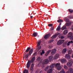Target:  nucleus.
I'll use <instances>...</instances> for the list:
<instances>
[{
  "mask_svg": "<svg viewBox=\"0 0 73 73\" xmlns=\"http://www.w3.org/2000/svg\"><path fill=\"white\" fill-rule=\"evenodd\" d=\"M28 73V70H25L23 71V73Z\"/></svg>",
  "mask_w": 73,
  "mask_h": 73,
  "instance_id": "obj_23",
  "label": "nucleus"
},
{
  "mask_svg": "<svg viewBox=\"0 0 73 73\" xmlns=\"http://www.w3.org/2000/svg\"><path fill=\"white\" fill-rule=\"evenodd\" d=\"M59 25H60H60H61V23H60V24H59Z\"/></svg>",
  "mask_w": 73,
  "mask_h": 73,
  "instance_id": "obj_48",
  "label": "nucleus"
},
{
  "mask_svg": "<svg viewBox=\"0 0 73 73\" xmlns=\"http://www.w3.org/2000/svg\"><path fill=\"white\" fill-rule=\"evenodd\" d=\"M72 58H73V54L72 55Z\"/></svg>",
  "mask_w": 73,
  "mask_h": 73,
  "instance_id": "obj_46",
  "label": "nucleus"
},
{
  "mask_svg": "<svg viewBox=\"0 0 73 73\" xmlns=\"http://www.w3.org/2000/svg\"><path fill=\"white\" fill-rule=\"evenodd\" d=\"M66 65L68 67H70L72 66V63L71 62H68L67 64Z\"/></svg>",
  "mask_w": 73,
  "mask_h": 73,
  "instance_id": "obj_7",
  "label": "nucleus"
},
{
  "mask_svg": "<svg viewBox=\"0 0 73 73\" xmlns=\"http://www.w3.org/2000/svg\"><path fill=\"white\" fill-rule=\"evenodd\" d=\"M48 62L49 60H48V59H46L43 61L42 62L41 61H40L38 64V66H41L42 68H43V67H44V64H48Z\"/></svg>",
  "mask_w": 73,
  "mask_h": 73,
  "instance_id": "obj_2",
  "label": "nucleus"
},
{
  "mask_svg": "<svg viewBox=\"0 0 73 73\" xmlns=\"http://www.w3.org/2000/svg\"><path fill=\"white\" fill-rule=\"evenodd\" d=\"M69 70L70 71V73H73V69H72V68H70Z\"/></svg>",
  "mask_w": 73,
  "mask_h": 73,
  "instance_id": "obj_19",
  "label": "nucleus"
},
{
  "mask_svg": "<svg viewBox=\"0 0 73 73\" xmlns=\"http://www.w3.org/2000/svg\"><path fill=\"white\" fill-rule=\"evenodd\" d=\"M57 35L56 34L54 35L51 37L52 38V39L55 38H56V37H57Z\"/></svg>",
  "mask_w": 73,
  "mask_h": 73,
  "instance_id": "obj_18",
  "label": "nucleus"
},
{
  "mask_svg": "<svg viewBox=\"0 0 73 73\" xmlns=\"http://www.w3.org/2000/svg\"><path fill=\"white\" fill-rule=\"evenodd\" d=\"M35 57H34L32 58V59L31 61L29 60L28 61L27 64V68L30 67V65H31V62H33L35 61Z\"/></svg>",
  "mask_w": 73,
  "mask_h": 73,
  "instance_id": "obj_3",
  "label": "nucleus"
},
{
  "mask_svg": "<svg viewBox=\"0 0 73 73\" xmlns=\"http://www.w3.org/2000/svg\"><path fill=\"white\" fill-rule=\"evenodd\" d=\"M50 66H47L44 69V70H45V71H46V70H49V69H50Z\"/></svg>",
  "mask_w": 73,
  "mask_h": 73,
  "instance_id": "obj_13",
  "label": "nucleus"
},
{
  "mask_svg": "<svg viewBox=\"0 0 73 73\" xmlns=\"http://www.w3.org/2000/svg\"><path fill=\"white\" fill-rule=\"evenodd\" d=\"M36 52H35L34 53V56H35V55H36Z\"/></svg>",
  "mask_w": 73,
  "mask_h": 73,
  "instance_id": "obj_43",
  "label": "nucleus"
},
{
  "mask_svg": "<svg viewBox=\"0 0 73 73\" xmlns=\"http://www.w3.org/2000/svg\"><path fill=\"white\" fill-rule=\"evenodd\" d=\"M28 56H29V54H26V55L25 57V58H28Z\"/></svg>",
  "mask_w": 73,
  "mask_h": 73,
  "instance_id": "obj_31",
  "label": "nucleus"
},
{
  "mask_svg": "<svg viewBox=\"0 0 73 73\" xmlns=\"http://www.w3.org/2000/svg\"><path fill=\"white\" fill-rule=\"evenodd\" d=\"M60 26L59 25L58 26V27L56 29L57 31H60Z\"/></svg>",
  "mask_w": 73,
  "mask_h": 73,
  "instance_id": "obj_22",
  "label": "nucleus"
},
{
  "mask_svg": "<svg viewBox=\"0 0 73 73\" xmlns=\"http://www.w3.org/2000/svg\"><path fill=\"white\" fill-rule=\"evenodd\" d=\"M30 50V48H28L27 50H26V52H28V51L29 50Z\"/></svg>",
  "mask_w": 73,
  "mask_h": 73,
  "instance_id": "obj_30",
  "label": "nucleus"
},
{
  "mask_svg": "<svg viewBox=\"0 0 73 73\" xmlns=\"http://www.w3.org/2000/svg\"><path fill=\"white\" fill-rule=\"evenodd\" d=\"M33 52V50L31 49L30 50V51L29 52V54L31 55L32 53Z\"/></svg>",
  "mask_w": 73,
  "mask_h": 73,
  "instance_id": "obj_20",
  "label": "nucleus"
},
{
  "mask_svg": "<svg viewBox=\"0 0 73 73\" xmlns=\"http://www.w3.org/2000/svg\"><path fill=\"white\" fill-rule=\"evenodd\" d=\"M38 44H37V46H40V44H41V42L39 41L38 42Z\"/></svg>",
  "mask_w": 73,
  "mask_h": 73,
  "instance_id": "obj_28",
  "label": "nucleus"
},
{
  "mask_svg": "<svg viewBox=\"0 0 73 73\" xmlns=\"http://www.w3.org/2000/svg\"><path fill=\"white\" fill-rule=\"evenodd\" d=\"M33 66H34V64H31V67L32 68H33Z\"/></svg>",
  "mask_w": 73,
  "mask_h": 73,
  "instance_id": "obj_35",
  "label": "nucleus"
},
{
  "mask_svg": "<svg viewBox=\"0 0 73 73\" xmlns=\"http://www.w3.org/2000/svg\"><path fill=\"white\" fill-rule=\"evenodd\" d=\"M56 49H53L51 52V54H54L55 53H56Z\"/></svg>",
  "mask_w": 73,
  "mask_h": 73,
  "instance_id": "obj_11",
  "label": "nucleus"
},
{
  "mask_svg": "<svg viewBox=\"0 0 73 73\" xmlns=\"http://www.w3.org/2000/svg\"><path fill=\"white\" fill-rule=\"evenodd\" d=\"M55 66L56 68H57L58 70H61L62 69L61 67L60 66V63H56V64H52L50 66V68L48 70L47 73H52L53 69L50 68H53Z\"/></svg>",
  "mask_w": 73,
  "mask_h": 73,
  "instance_id": "obj_1",
  "label": "nucleus"
},
{
  "mask_svg": "<svg viewBox=\"0 0 73 73\" xmlns=\"http://www.w3.org/2000/svg\"><path fill=\"white\" fill-rule=\"evenodd\" d=\"M66 25H68V24L67 23H66Z\"/></svg>",
  "mask_w": 73,
  "mask_h": 73,
  "instance_id": "obj_49",
  "label": "nucleus"
},
{
  "mask_svg": "<svg viewBox=\"0 0 73 73\" xmlns=\"http://www.w3.org/2000/svg\"><path fill=\"white\" fill-rule=\"evenodd\" d=\"M73 43V41H69L67 44V46H69L70 45V43L72 44Z\"/></svg>",
  "mask_w": 73,
  "mask_h": 73,
  "instance_id": "obj_12",
  "label": "nucleus"
},
{
  "mask_svg": "<svg viewBox=\"0 0 73 73\" xmlns=\"http://www.w3.org/2000/svg\"><path fill=\"white\" fill-rule=\"evenodd\" d=\"M64 38V37L63 36H62L61 37V39H63V38Z\"/></svg>",
  "mask_w": 73,
  "mask_h": 73,
  "instance_id": "obj_41",
  "label": "nucleus"
},
{
  "mask_svg": "<svg viewBox=\"0 0 73 73\" xmlns=\"http://www.w3.org/2000/svg\"><path fill=\"white\" fill-rule=\"evenodd\" d=\"M66 51H67V49L66 48H64L62 50V54H65L66 52Z\"/></svg>",
  "mask_w": 73,
  "mask_h": 73,
  "instance_id": "obj_9",
  "label": "nucleus"
},
{
  "mask_svg": "<svg viewBox=\"0 0 73 73\" xmlns=\"http://www.w3.org/2000/svg\"><path fill=\"white\" fill-rule=\"evenodd\" d=\"M72 53V50H70L68 51V54H66L65 56V58H67V59H70L71 57L69 55V54H70Z\"/></svg>",
  "mask_w": 73,
  "mask_h": 73,
  "instance_id": "obj_4",
  "label": "nucleus"
},
{
  "mask_svg": "<svg viewBox=\"0 0 73 73\" xmlns=\"http://www.w3.org/2000/svg\"><path fill=\"white\" fill-rule=\"evenodd\" d=\"M48 54H48V52H47L46 53L45 55V56H47L48 55Z\"/></svg>",
  "mask_w": 73,
  "mask_h": 73,
  "instance_id": "obj_38",
  "label": "nucleus"
},
{
  "mask_svg": "<svg viewBox=\"0 0 73 73\" xmlns=\"http://www.w3.org/2000/svg\"><path fill=\"white\" fill-rule=\"evenodd\" d=\"M68 33V31L67 30H65L63 31L64 35H66Z\"/></svg>",
  "mask_w": 73,
  "mask_h": 73,
  "instance_id": "obj_14",
  "label": "nucleus"
},
{
  "mask_svg": "<svg viewBox=\"0 0 73 73\" xmlns=\"http://www.w3.org/2000/svg\"><path fill=\"white\" fill-rule=\"evenodd\" d=\"M66 73H69V71L67 72Z\"/></svg>",
  "mask_w": 73,
  "mask_h": 73,
  "instance_id": "obj_47",
  "label": "nucleus"
},
{
  "mask_svg": "<svg viewBox=\"0 0 73 73\" xmlns=\"http://www.w3.org/2000/svg\"><path fill=\"white\" fill-rule=\"evenodd\" d=\"M52 29H53V28H52Z\"/></svg>",
  "mask_w": 73,
  "mask_h": 73,
  "instance_id": "obj_50",
  "label": "nucleus"
},
{
  "mask_svg": "<svg viewBox=\"0 0 73 73\" xmlns=\"http://www.w3.org/2000/svg\"><path fill=\"white\" fill-rule=\"evenodd\" d=\"M64 40H59L58 41V42L57 43V44L58 45H61L64 42Z\"/></svg>",
  "mask_w": 73,
  "mask_h": 73,
  "instance_id": "obj_5",
  "label": "nucleus"
},
{
  "mask_svg": "<svg viewBox=\"0 0 73 73\" xmlns=\"http://www.w3.org/2000/svg\"><path fill=\"white\" fill-rule=\"evenodd\" d=\"M63 21L61 19H59L58 21V23H62Z\"/></svg>",
  "mask_w": 73,
  "mask_h": 73,
  "instance_id": "obj_27",
  "label": "nucleus"
},
{
  "mask_svg": "<svg viewBox=\"0 0 73 73\" xmlns=\"http://www.w3.org/2000/svg\"><path fill=\"white\" fill-rule=\"evenodd\" d=\"M30 70L31 71H33V67H31L30 68Z\"/></svg>",
  "mask_w": 73,
  "mask_h": 73,
  "instance_id": "obj_32",
  "label": "nucleus"
},
{
  "mask_svg": "<svg viewBox=\"0 0 73 73\" xmlns=\"http://www.w3.org/2000/svg\"><path fill=\"white\" fill-rule=\"evenodd\" d=\"M53 41H54L53 40H51L49 41L48 42L49 43H51V42H53Z\"/></svg>",
  "mask_w": 73,
  "mask_h": 73,
  "instance_id": "obj_29",
  "label": "nucleus"
},
{
  "mask_svg": "<svg viewBox=\"0 0 73 73\" xmlns=\"http://www.w3.org/2000/svg\"><path fill=\"white\" fill-rule=\"evenodd\" d=\"M59 56H60V55L58 54L56 55L54 57V60H56V59H57V58L59 57Z\"/></svg>",
  "mask_w": 73,
  "mask_h": 73,
  "instance_id": "obj_6",
  "label": "nucleus"
},
{
  "mask_svg": "<svg viewBox=\"0 0 73 73\" xmlns=\"http://www.w3.org/2000/svg\"><path fill=\"white\" fill-rule=\"evenodd\" d=\"M64 68L65 69H68V68L66 65H64Z\"/></svg>",
  "mask_w": 73,
  "mask_h": 73,
  "instance_id": "obj_25",
  "label": "nucleus"
},
{
  "mask_svg": "<svg viewBox=\"0 0 73 73\" xmlns=\"http://www.w3.org/2000/svg\"><path fill=\"white\" fill-rule=\"evenodd\" d=\"M38 60H40V57H38L37 58Z\"/></svg>",
  "mask_w": 73,
  "mask_h": 73,
  "instance_id": "obj_40",
  "label": "nucleus"
},
{
  "mask_svg": "<svg viewBox=\"0 0 73 73\" xmlns=\"http://www.w3.org/2000/svg\"><path fill=\"white\" fill-rule=\"evenodd\" d=\"M72 33H69L68 35V37H70L71 36H72Z\"/></svg>",
  "mask_w": 73,
  "mask_h": 73,
  "instance_id": "obj_17",
  "label": "nucleus"
},
{
  "mask_svg": "<svg viewBox=\"0 0 73 73\" xmlns=\"http://www.w3.org/2000/svg\"><path fill=\"white\" fill-rule=\"evenodd\" d=\"M52 46H48V48H52Z\"/></svg>",
  "mask_w": 73,
  "mask_h": 73,
  "instance_id": "obj_39",
  "label": "nucleus"
},
{
  "mask_svg": "<svg viewBox=\"0 0 73 73\" xmlns=\"http://www.w3.org/2000/svg\"><path fill=\"white\" fill-rule=\"evenodd\" d=\"M66 29V27L65 26H63L62 28V30H64V29Z\"/></svg>",
  "mask_w": 73,
  "mask_h": 73,
  "instance_id": "obj_24",
  "label": "nucleus"
},
{
  "mask_svg": "<svg viewBox=\"0 0 73 73\" xmlns=\"http://www.w3.org/2000/svg\"><path fill=\"white\" fill-rule=\"evenodd\" d=\"M48 58L50 61H52V60H53V56H50Z\"/></svg>",
  "mask_w": 73,
  "mask_h": 73,
  "instance_id": "obj_15",
  "label": "nucleus"
},
{
  "mask_svg": "<svg viewBox=\"0 0 73 73\" xmlns=\"http://www.w3.org/2000/svg\"><path fill=\"white\" fill-rule=\"evenodd\" d=\"M45 53V52H44V50H42V52H40V55H42L43 54H44Z\"/></svg>",
  "mask_w": 73,
  "mask_h": 73,
  "instance_id": "obj_21",
  "label": "nucleus"
},
{
  "mask_svg": "<svg viewBox=\"0 0 73 73\" xmlns=\"http://www.w3.org/2000/svg\"><path fill=\"white\" fill-rule=\"evenodd\" d=\"M69 21V20L68 19L66 20V21L67 22H68V21Z\"/></svg>",
  "mask_w": 73,
  "mask_h": 73,
  "instance_id": "obj_44",
  "label": "nucleus"
},
{
  "mask_svg": "<svg viewBox=\"0 0 73 73\" xmlns=\"http://www.w3.org/2000/svg\"><path fill=\"white\" fill-rule=\"evenodd\" d=\"M71 24V23H69L68 24V25H70V24Z\"/></svg>",
  "mask_w": 73,
  "mask_h": 73,
  "instance_id": "obj_42",
  "label": "nucleus"
},
{
  "mask_svg": "<svg viewBox=\"0 0 73 73\" xmlns=\"http://www.w3.org/2000/svg\"><path fill=\"white\" fill-rule=\"evenodd\" d=\"M68 11L70 13H72V12H73V10L71 9H68Z\"/></svg>",
  "mask_w": 73,
  "mask_h": 73,
  "instance_id": "obj_26",
  "label": "nucleus"
},
{
  "mask_svg": "<svg viewBox=\"0 0 73 73\" xmlns=\"http://www.w3.org/2000/svg\"><path fill=\"white\" fill-rule=\"evenodd\" d=\"M48 27H52L53 26V25L52 24H50L48 25Z\"/></svg>",
  "mask_w": 73,
  "mask_h": 73,
  "instance_id": "obj_33",
  "label": "nucleus"
},
{
  "mask_svg": "<svg viewBox=\"0 0 73 73\" xmlns=\"http://www.w3.org/2000/svg\"><path fill=\"white\" fill-rule=\"evenodd\" d=\"M60 60L62 63H65V62H66V60L65 59H62Z\"/></svg>",
  "mask_w": 73,
  "mask_h": 73,
  "instance_id": "obj_10",
  "label": "nucleus"
},
{
  "mask_svg": "<svg viewBox=\"0 0 73 73\" xmlns=\"http://www.w3.org/2000/svg\"><path fill=\"white\" fill-rule=\"evenodd\" d=\"M37 36V33H34L33 35V37H36Z\"/></svg>",
  "mask_w": 73,
  "mask_h": 73,
  "instance_id": "obj_16",
  "label": "nucleus"
},
{
  "mask_svg": "<svg viewBox=\"0 0 73 73\" xmlns=\"http://www.w3.org/2000/svg\"><path fill=\"white\" fill-rule=\"evenodd\" d=\"M31 18V19H32V18H33V16H31V17H30Z\"/></svg>",
  "mask_w": 73,
  "mask_h": 73,
  "instance_id": "obj_45",
  "label": "nucleus"
},
{
  "mask_svg": "<svg viewBox=\"0 0 73 73\" xmlns=\"http://www.w3.org/2000/svg\"><path fill=\"white\" fill-rule=\"evenodd\" d=\"M49 37H50V34H47L44 36V38L45 39H47V38H48Z\"/></svg>",
  "mask_w": 73,
  "mask_h": 73,
  "instance_id": "obj_8",
  "label": "nucleus"
},
{
  "mask_svg": "<svg viewBox=\"0 0 73 73\" xmlns=\"http://www.w3.org/2000/svg\"><path fill=\"white\" fill-rule=\"evenodd\" d=\"M41 48V46H39V47H38V50H40Z\"/></svg>",
  "mask_w": 73,
  "mask_h": 73,
  "instance_id": "obj_37",
  "label": "nucleus"
},
{
  "mask_svg": "<svg viewBox=\"0 0 73 73\" xmlns=\"http://www.w3.org/2000/svg\"><path fill=\"white\" fill-rule=\"evenodd\" d=\"M71 40H73V36H72L70 37Z\"/></svg>",
  "mask_w": 73,
  "mask_h": 73,
  "instance_id": "obj_36",
  "label": "nucleus"
},
{
  "mask_svg": "<svg viewBox=\"0 0 73 73\" xmlns=\"http://www.w3.org/2000/svg\"><path fill=\"white\" fill-rule=\"evenodd\" d=\"M51 50H48V51L47 52L48 54H49L50 53V52Z\"/></svg>",
  "mask_w": 73,
  "mask_h": 73,
  "instance_id": "obj_34",
  "label": "nucleus"
}]
</instances>
